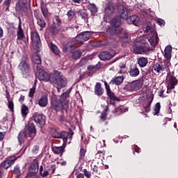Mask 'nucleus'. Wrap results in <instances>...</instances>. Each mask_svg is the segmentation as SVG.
Instances as JSON below:
<instances>
[{
	"instance_id": "obj_37",
	"label": "nucleus",
	"mask_w": 178,
	"mask_h": 178,
	"mask_svg": "<svg viewBox=\"0 0 178 178\" xmlns=\"http://www.w3.org/2000/svg\"><path fill=\"white\" fill-rule=\"evenodd\" d=\"M108 111H109V108L106 107L100 116L102 122H105V120H106V118L108 117Z\"/></svg>"
},
{
	"instance_id": "obj_19",
	"label": "nucleus",
	"mask_w": 178,
	"mask_h": 178,
	"mask_svg": "<svg viewBox=\"0 0 178 178\" xmlns=\"http://www.w3.org/2000/svg\"><path fill=\"white\" fill-rule=\"evenodd\" d=\"M99 58L101 60H110L113 58V56L109 53V51H102L99 55Z\"/></svg>"
},
{
	"instance_id": "obj_34",
	"label": "nucleus",
	"mask_w": 178,
	"mask_h": 178,
	"mask_svg": "<svg viewBox=\"0 0 178 178\" xmlns=\"http://www.w3.org/2000/svg\"><path fill=\"white\" fill-rule=\"evenodd\" d=\"M21 113L23 118H26L29 115V107L25 104L22 105Z\"/></svg>"
},
{
	"instance_id": "obj_39",
	"label": "nucleus",
	"mask_w": 178,
	"mask_h": 178,
	"mask_svg": "<svg viewBox=\"0 0 178 178\" xmlns=\"http://www.w3.org/2000/svg\"><path fill=\"white\" fill-rule=\"evenodd\" d=\"M37 24L42 29H45V26H47L45 21L44 20V19L42 18V17L37 18Z\"/></svg>"
},
{
	"instance_id": "obj_54",
	"label": "nucleus",
	"mask_w": 178,
	"mask_h": 178,
	"mask_svg": "<svg viewBox=\"0 0 178 178\" xmlns=\"http://www.w3.org/2000/svg\"><path fill=\"white\" fill-rule=\"evenodd\" d=\"M104 86L106 90L107 94H109V92H112V90H111V87L109 86V84L106 81L104 82Z\"/></svg>"
},
{
	"instance_id": "obj_55",
	"label": "nucleus",
	"mask_w": 178,
	"mask_h": 178,
	"mask_svg": "<svg viewBox=\"0 0 178 178\" xmlns=\"http://www.w3.org/2000/svg\"><path fill=\"white\" fill-rule=\"evenodd\" d=\"M163 69L165 72H169L170 70V62H167Z\"/></svg>"
},
{
	"instance_id": "obj_3",
	"label": "nucleus",
	"mask_w": 178,
	"mask_h": 178,
	"mask_svg": "<svg viewBox=\"0 0 178 178\" xmlns=\"http://www.w3.org/2000/svg\"><path fill=\"white\" fill-rule=\"evenodd\" d=\"M111 24L113 26H111L107 29V33H110L111 35H120L123 31V29L120 26V24H122L120 18L115 17L113 19Z\"/></svg>"
},
{
	"instance_id": "obj_59",
	"label": "nucleus",
	"mask_w": 178,
	"mask_h": 178,
	"mask_svg": "<svg viewBox=\"0 0 178 178\" xmlns=\"http://www.w3.org/2000/svg\"><path fill=\"white\" fill-rule=\"evenodd\" d=\"M14 173H15V175H17L18 176H20V169L18 168H15L14 169Z\"/></svg>"
},
{
	"instance_id": "obj_8",
	"label": "nucleus",
	"mask_w": 178,
	"mask_h": 178,
	"mask_svg": "<svg viewBox=\"0 0 178 178\" xmlns=\"http://www.w3.org/2000/svg\"><path fill=\"white\" fill-rule=\"evenodd\" d=\"M16 161H17V157L15 156H9L1 163V168H3V169H9Z\"/></svg>"
},
{
	"instance_id": "obj_50",
	"label": "nucleus",
	"mask_w": 178,
	"mask_h": 178,
	"mask_svg": "<svg viewBox=\"0 0 178 178\" xmlns=\"http://www.w3.org/2000/svg\"><path fill=\"white\" fill-rule=\"evenodd\" d=\"M115 112L117 115H122V113H123V106L116 108Z\"/></svg>"
},
{
	"instance_id": "obj_51",
	"label": "nucleus",
	"mask_w": 178,
	"mask_h": 178,
	"mask_svg": "<svg viewBox=\"0 0 178 178\" xmlns=\"http://www.w3.org/2000/svg\"><path fill=\"white\" fill-rule=\"evenodd\" d=\"M132 149L133 151L137 152V154H140V152H141V149L137 146V145H132Z\"/></svg>"
},
{
	"instance_id": "obj_64",
	"label": "nucleus",
	"mask_w": 178,
	"mask_h": 178,
	"mask_svg": "<svg viewBox=\"0 0 178 178\" xmlns=\"http://www.w3.org/2000/svg\"><path fill=\"white\" fill-rule=\"evenodd\" d=\"M76 178H84V174L83 173H79L76 175Z\"/></svg>"
},
{
	"instance_id": "obj_46",
	"label": "nucleus",
	"mask_w": 178,
	"mask_h": 178,
	"mask_svg": "<svg viewBox=\"0 0 178 178\" xmlns=\"http://www.w3.org/2000/svg\"><path fill=\"white\" fill-rule=\"evenodd\" d=\"M161 111V103H156L154 106V115H158Z\"/></svg>"
},
{
	"instance_id": "obj_57",
	"label": "nucleus",
	"mask_w": 178,
	"mask_h": 178,
	"mask_svg": "<svg viewBox=\"0 0 178 178\" xmlns=\"http://www.w3.org/2000/svg\"><path fill=\"white\" fill-rule=\"evenodd\" d=\"M49 170L51 171V173H55V170H56V165H51Z\"/></svg>"
},
{
	"instance_id": "obj_38",
	"label": "nucleus",
	"mask_w": 178,
	"mask_h": 178,
	"mask_svg": "<svg viewBox=\"0 0 178 178\" xmlns=\"http://www.w3.org/2000/svg\"><path fill=\"white\" fill-rule=\"evenodd\" d=\"M50 47L55 55H59V54H60V50H59L58 46H56L54 43H50Z\"/></svg>"
},
{
	"instance_id": "obj_4",
	"label": "nucleus",
	"mask_w": 178,
	"mask_h": 178,
	"mask_svg": "<svg viewBox=\"0 0 178 178\" xmlns=\"http://www.w3.org/2000/svg\"><path fill=\"white\" fill-rule=\"evenodd\" d=\"M91 38V33L86 31L78 35L75 39V40L71 42V48H77V47H80V44H83L84 41H88Z\"/></svg>"
},
{
	"instance_id": "obj_29",
	"label": "nucleus",
	"mask_w": 178,
	"mask_h": 178,
	"mask_svg": "<svg viewBox=\"0 0 178 178\" xmlns=\"http://www.w3.org/2000/svg\"><path fill=\"white\" fill-rule=\"evenodd\" d=\"M17 40H23L24 38V32L23 31V29L22 28V22L19 21V24L18 26V31L17 32Z\"/></svg>"
},
{
	"instance_id": "obj_61",
	"label": "nucleus",
	"mask_w": 178,
	"mask_h": 178,
	"mask_svg": "<svg viewBox=\"0 0 178 178\" xmlns=\"http://www.w3.org/2000/svg\"><path fill=\"white\" fill-rule=\"evenodd\" d=\"M5 138V133L4 132H0V141H2Z\"/></svg>"
},
{
	"instance_id": "obj_35",
	"label": "nucleus",
	"mask_w": 178,
	"mask_h": 178,
	"mask_svg": "<svg viewBox=\"0 0 178 178\" xmlns=\"http://www.w3.org/2000/svg\"><path fill=\"white\" fill-rule=\"evenodd\" d=\"M88 9L90 10L92 13L95 14L98 12V9L97 8V6L94 3H89L88 5Z\"/></svg>"
},
{
	"instance_id": "obj_30",
	"label": "nucleus",
	"mask_w": 178,
	"mask_h": 178,
	"mask_svg": "<svg viewBox=\"0 0 178 178\" xmlns=\"http://www.w3.org/2000/svg\"><path fill=\"white\" fill-rule=\"evenodd\" d=\"M18 9H19L20 12H23L24 13H27V4L24 3L22 1H18V4L17 6Z\"/></svg>"
},
{
	"instance_id": "obj_60",
	"label": "nucleus",
	"mask_w": 178,
	"mask_h": 178,
	"mask_svg": "<svg viewBox=\"0 0 178 178\" xmlns=\"http://www.w3.org/2000/svg\"><path fill=\"white\" fill-rule=\"evenodd\" d=\"M38 149H40V147L38 145H35L33 148V152L37 154V151H38Z\"/></svg>"
},
{
	"instance_id": "obj_7",
	"label": "nucleus",
	"mask_w": 178,
	"mask_h": 178,
	"mask_svg": "<svg viewBox=\"0 0 178 178\" xmlns=\"http://www.w3.org/2000/svg\"><path fill=\"white\" fill-rule=\"evenodd\" d=\"M143 84H144L143 79H138L127 85L126 87L129 91H138L143 87Z\"/></svg>"
},
{
	"instance_id": "obj_5",
	"label": "nucleus",
	"mask_w": 178,
	"mask_h": 178,
	"mask_svg": "<svg viewBox=\"0 0 178 178\" xmlns=\"http://www.w3.org/2000/svg\"><path fill=\"white\" fill-rule=\"evenodd\" d=\"M149 51H152L148 43H144L143 42H138V47L134 49V54H139L140 55H147L149 53Z\"/></svg>"
},
{
	"instance_id": "obj_32",
	"label": "nucleus",
	"mask_w": 178,
	"mask_h": 178,
	"mask_svg": "<svg viewBox=\"0 0 178 178\" xmlns=\"http://www.w3.org/2000/svg\"><path fill=\"white\" fill-rule=\"evenodd\" d=\"M95 93L96 95H102L104 94V89L101 87V83H97L95 86Z\"/></svg>"
},
{
	"instance_id": "obj_10",
	"label": "nucleus",
	"mask_w": 178,
	"mask_h": 178,
	"mask_svg": "<svg viewBox=\"0 0 178 178\" xmlns=\"http://www.w3.org/2000/svg\"><path fill=\"white\" fill-rule=\"evenodd\" d=\"M118 10L121 19L127 21L129 19V16H130V10H127V8L124 7V6L122 5H119L118 6Z\"/></svg>"
},
{
	"instance_id": "obj_62",
	"label": "nucleus",
	"mask_w": 178,
	"mask_h": 178,
	"mask_svg": "<svg viewBox=\"0 0 178 178\" xmlns=\"http://www.w3.org/2000/svg\"><path fill=\"white\" fill-rule=\"evenodd\" d=\"M3 4L5 6H9L10 5V0H5Z\"/></svg>"
},
{
	"instance_id": "obj_1",
	"label": "nucleus",
	"mask_w": 178,
	"mask_h": 178,
	"mask_svg": "<svg viewBox=\"0 0 178 178\" xmlns=\"http://www.w3.org/2000/svg\"><path fill=\"white\" fill-rule=\"evenodd\" d=\"M51 108L56 112L60 109H67L69 108V100L67 99V93H63L60 97V101L55 97L51 99Z\"/></svg>"
},
{
	"instance_id": "obj_13",
	"label": "nucleus",
	"mask_w": 178,
	"mask_h": 178,
	"mask_svg": "<svg viewBox=\"0 0 178 178\" xmlns=\"http://www.w3.org/2000/svg\"><path fill=\"white\" fill-rule=\"evenodd\" d=\"M29 141H31L36 136L37 131L35 130V126L34 124H30L28 127Z\"/></svg>"
},
{
	"instance_id": "obj_18",
	"label": "nucleus",
	"mask_w": 178,
	"mask_h": 178,
	"mask_svg": "<svg viewBox=\"0 0 178 178\" xmlns=\"http://www.w3.org/2000/svg\"><path fill=\"white\" fill-rule=\"evenodd\" d=\"M127 22L129 23V24H134V26H138L140 23V17H138L137 15H132L129 17Z\"/></svg>"
},
{
	"instance_id": "obj_27",
	"label": "nucleus",
	"mask_w": 178,
	"mask_h": 178,
	"mask_svg": "<svg viewBox=\"0 0 178 178\" xmlns=\"http://www.w3.org/2000/svg\"><path fill=\"white\" fill-rule=\"evenodd\" d=\"M124 80V76H115L111 79V83H112L113 84H115L116 86H120V84L123 83Z\"/></svg>"
},
{
	"instance_id": "obj_15",
	"label": "nucleus",
	"mask_w": 178,
	"mask_h": 178,
	"mask_svg": "<svg viewBox=\"0 0 178 178\" xmlns=\"http://www.w3.org/2000/svg\"><path fill=\"white\" fill-rule=\"evenodd\" d=\"M108 97V102H109L110 105H115V102H119L120 101V98L116 97L113 92H109L107 94Z\"/></svg>"
},
{
	"instance_id": "obj_16",
	"label": "nucleus",
	"mask_w": 178,
	"mask_h": 178,
	"mask_svg": "<svg viewBox=\"0 0 178 178\" xmlns=\"http://www.w3.org/2000/svg\"><path fill=\"white\" fill-rule=\"evenodd\" d=\"M33 120L40 126H43L45 124V116L42 114H37L34 116Z\"/></svg>"
},
{
	"instance_id": "obj_6",
	"label": "nucleus",
	"mask_w": 178,
	"mask_h": 178,
	"mask_svg": "<svg viewBox=\"0 0 178 178\" xmlns=\"http://www.w3.org/2000/svg\"><path fill=\"white\" fill-rule=\"evenodd\" d=\"M152 99H139L140 106V113H148L151 111V104H152Z\"/></svg>"
},
{
	"instance_id": "obj_56",
	"label": "nucleus",
	"mask_w": 178,
	"mask_h": 178,
	"mask_svg": "<svg viewBox=\"0 0 178 178\" xmlns=\"http://www.w3.org/2000/svg\"><path fill=\"white\" fill-rule=\"evenodd\" d=\"M156 22H157V24H159V26H165V20L161 18H159L157 19Z\"/></svg>"
},
{
	"instance_id": "obj_20",
	"label": "nucleus",
	"mask_w": 178,
	"mask_h": 178,
	"mask_svg": "<svg viewBox=\"0 0 178 178\" xmlns=\"http://www.w3.org/2000/svg\"><path fill=\"white\" fill-rule=\"evenodd\" d=\"M40 106V108H45L48 105V96L43 95L41 98L39 99L38 103H36Z\"/></svg>"
},
{
	"instance_id": "obj_24",
	"label": "nucleus",
	"mask_w": 178,
	"mask_h": 178,
	"mask_svg": "<svg viewBox=\"0 0 178 178\" xmlns=\"http://www.w3.org/2000/svg\"><path fill=\"white\" fill-rule=\"evenodd\" d=\"M129 74L131 77H137V76L140 74V70H138V67H137V65L131 66L129 69Z\"/></svg>"
},
{
	"instance_id": "obj_42",
	"label": "nucleus",
	"mask_w": 178,
	"mask_h": 178,
	"mask_svg": "<svg viewBox=\"0 0 178 178\" xmlns=\"http://www.w3.org/2000/svg\"><path fill=\"white\" fill-rule=\"evenodd\" d=\"M87 152V149L84 148L83 147H81L79 151V159H84V157L86 156V153Z\"/></svg>"
},
{
	"instance_id": "obj_43",
	"label": "nucleus",
	"mask_w": 178,
	"mask_h": 178,
	"mask_svg": "<svg viewBox=\"0 0 178 178\" xmlns=\"http://www.w3.org/2000/svg\"><path fill=\"white\" fill-rule=\"evenodd\" d=\"M81 51L76 50L72 53V59H80L81 58Z\"/></svg>"
},
{
	"instance_id": "obj_2",
	"label": "nucleus",
	"mask_w": 178,
	"mask_h": 178,
	"mask_svg": "<svg viewBox=\"0 0 178 178\" xmlns=\"http://www.w3.org/2000/svg\"><path fill=\"white\" fill-rule=\"evenodd\" d=\"M18 69L20 70L21 74H22L24 79L30 77V74L31 73V67L30 64H29V58L27 56H23L22 60L18 65Z\"/></svg>"
},
{
	"instance_id": "obj_52",
	"label": "nucleus",
	"mask_w": 178,
	"mask_h": 178,
	"mask_svg": "<svg viewBox=\"0 0 178 178\" xmlns=\"http://www.w3.org/2000/svg\"><path fill=\"white\" fill-rule=\"evenodd\" d=\"M34 94H35V88H32L29 90V96L30 98H33V97H34Z\"/></svg>"
},
{
	"instance_id": "obj_40",
	"label": "nucleus",
	"mask_w": 178,
	"mask_h": 178,
	"mask_svg": "<svg viewBox=\"0 0 178 178\" xmlns=\"http://www.w3.org/2000/svg\"><path fill=\"white\" fill-rule=\"evenodd\" d=\"M32 60L36 65H41V57L38 54H33L32 56Z\"/></svg>"
},
{
	"instance_id": "obj_41",
	"label": "nucleus",
	"mask_w": 178,
	"mask_h": 178,
	"mask_svg": "<svg viewBox=\"0 0 178 178\" xmlns=\"http://www.w3.org/2000/svg\"><path fill=\"white\" fill-rule=\"evenodd\" d=\"M29 172L37 174L38 172V164L32 163L30 166Z\"/></svg>"
},
{
	"instance_id": "obj_63",
	"label": "nucleus",
	"mask_w": 178,
	"mask_h": 178,
	"mask_svg": "<svg viewBox=\"0 0 178 178\" xmlns=\"http://www.w3.org/2000/svg\"><path fill=\"white\" fill-rule=\"evenodd\" d=\"M19 102H21V104H23V102H24V95H21L19 99Z\"/></svg>"
},
{
	"instance_id": "obj_11",
	"label": "nucleus",
	"mask_w": 178,
	"mask_h": 178,
	"mask_svg": "<svg viewBox=\"0 0 178 178\" xmlns=\"http://www.w3.org/2000/svg\"><path fill=\"white\" fill-rule=\"evenodd\" d=\"M54 80V84L55 86H57L58 90H59V88L62 87H66L67 84V81H66V79H65L63 76H60V74H56L55 76Z\"/></svg>"
},
{
	"instance_id": "obj_44",
	"label": "nucleus",
	"mask_w": 178,
	"mask_h": 178,
	"mask_svg": "<svg viewBox=\"0 0 178 178\" xmlns=\"http://www.w3.org/2000/svg\"><path fill=\"white\" fill-rule=\"evenodd\" d=\"M105 156V150H99L96 154V158H98V159H102Z\"/></svg>"
},
{
	"instance_id": "obj_48",
	"label": "nucleus",
	"mask_w": 178,
	"mask_h": 178,
	"mask_svg": "<svg viewBox=\"0 0 178 178\" xmlns=\"http://www.w3.org/2000/svg\"><path fill=\"white\" fill-rule=\"evenodd\" d=\"M88 63V58L84 57L81 59L79 65L80 66H84Z\"/></svg>"
},
{
	"instance_id": "obj_14",
	"label": "nucleus",
	"mask_w": 178,
	"mask_h": 178,
	"mask_svg": "<svg viewBox=\"0 0 178 178\" xmlns=\"http://www.w3.org/2000/svg\"><path fill=\"white\" fill-rule=\"evenodd\" d=\"M31 41L34 45H37L41 42V40L40 39V35H38V32L36 31H33L31 32Z\"/></svg>"
},
{
	"instance_id": "obj_53",
	"label": "nucleus",
	"mask_w": 178,
	"mask_h": 178,
	"mask_svg": "<svg viewBox=\"0 0 178 178\" xmlns=\"http://www.w3.org/2000/svg\"><path fill=\"white\" fill-rule=\"evenodd\" d=\"M35 175H37L35 172H31L29 171V172L26 175V178H35Z\"/></svg>"
},
{
	"instance_id": "obj_25",
	"label": "nucleus",
	"mask_w": 178,
	"mask_h": 178,
	"mask_svg": "<svg viewBox=\"0 0 178 178\" xmlns=\"http://www.w3.org/2000/svg\"><path fill=\"white\" fill-rule=\"evenodd\" d=\"M51 149L54 154H56V155H60V156H62V155H63V152H65V147L63 146H54L51 147Z\"/></svg>"
},
{
	"instance_id": "obj_31",
	"label": "nucleus",
	"mask_w": 178,
	"mask_h": 178,
	"mask_svg": "<svg viewBox=\"0 0 178 178\" xmlns=\"http://www.w3.org/2000/svg\"><path fill=\"white\" fill-rule=\"evenodd\" d=\"M138 63L140 67H145L148 65V58L145 57H140L138 58Z\"/></svg>"
},
{
	"instance_id": "obj_23",
	"label": "nucleus",
	"mask_w": 178,
	"mask_h": 178,
	"mask_svg": "<svg viewBox=\"0 0 178 178\" xmlns=\"http://www.w3.org/2000/svg\"><path fill=\"white\" fill-rule=\"evenodd\" d=\"M120 41L123 44H129L130 42V35L127 32H123L120 36Z\"/></svg>"
},
{
	"instance_id": "obj_21",
	"label": "nucleus",
	"mask_w": 178,
	"mask_h": 178,
	"mask_svg": "<svg viewBox=\"0 0 178 178\" xmlns=\"http://www.w3.org/2000/svg\"><path fill=\"white\" fill-rule=\"evenodd\" d=\"M39 80L41 81H49L51 80V75L48 72L42 71L39 73Z\"/></svg>"
},
{
	"instance_id": "obj_45",
	"label": "nucleus",
	"mask_w": 178,
	"mask_h": 178,
	"mask_svg": "<svg viewBox=\"0 0 178 178\" xmlns=\"http://www.w3.org/2000/svg\"><path fill=\"white\" fill-rule=\"evenodd\" d=\"M8 108L11 112H15V104H13V101L8 99Z\"/></svg>"
},
{
	"instance_id": "obj_49",
	"label": "nucleus",
	"mask_w": 178,
	"mask_h": 178,
	"mask_svg": "<svg viewBox=\"0 0 178 178\" xmlns=\"http://www.w3.org/2000/svg\"><path fill=\"white\" fill-rule=\"evenodd\" d=\"M83 175L86 178H91V176H92L91 172L87 170V169H83Z\"/></svg>"
},
{
	"instance_id": "obj_26",
	"label": "nucleus",
	"mask_w": 178,
	"mask_h": 178,
	"mask_svg": "<svg viewBox=\"0 0 178 178\" xmlns=\"http://www.w3.org/2000/svg\"><path fill=\"white\" fill-rule=\"evenodd\" d=\"M164 56L167 60H170L172 58V46L168 45L164 50Z\"/></svg>"
},
{
	"instance_id": "obj_33",
	"label": "nucleus",
	"mask_w": 178,
	"mask_h": 178,
	"mask_svg": "<svg viewBox=\"0 0 178 178\" xmlns=\"http://www.w3.org/2000/svg\"><path fill=\"white\" fill-rule=\"evenodd\" d=\"M39 173L41 177H47V176L49 175V171L44 170V167L42 165L40 167Z\"/></svg>"
},
{
	"instance_id": "obj_9",
	"label": "nucleus",
	"mask_w": 178,
	"mask_h": 178,
	"mask_svg": "<svg viewBox=\"0 0 178 178\" xmlns=\"http://www.w3.org/2000/svg\"><path fill=\"white\" fill-rule=\"evenodd\" d=\"M149 33H149L147 36V40L152 47H156L159 41V38H158V34H156V31H155L150 30Z\"/></svg>"
},
{
	"instance_id": "obj_36",
	"label": "nucleus",
	"mask_w": 178,
	"mask_h": 178,
	"mask_svg": "<svg viewBox=\"0 0 178 178\" xmlns=\"http://www.w3.org/2000/svg\"><path fill=\"white\" fill-rule=\"evenodd\" d=\"M163 70H164L163 65L159 63H156L154 66V70L157 73H161V72H163Z\"/></svg>"
},
{
	"instance_id": "obj_58",
	"label": "nucleus",
	"mask_w": 178,
	"mask_h": 178,
	"mask_svg": "<svg viewBox=\"0 0 178 178\" xmlns=\"http://www.w3.org/2000/svg\"><path fill=\"white\" fill-rule=\"evenodd\" d=\"M42 13L43 16H48V10L46 8H42Z\"/></svg>"
},
{
	"instance_id": "obj_17",
	"label": "nucleus",
	"mask_w": 178,
	"mask_h": 178,
	"mask_svg": "<svg viewBox=\"0 0 178 178\" xmlns=\"http://www.w3.org/2000/svg\"><path fill=\"white\" fill-rule=\"evenodd\" d=\"M29 134H26L24 131H20L19 135H18V140L19 143L20 144V145H22V144H24V143H26V140H29Z\"/></svg>"
},
{
	"instance_id": "obj_22",
	"label": "nucleus",
	"mask_w": 178,
	"mask_h": 178,
	"mask_svg": "<svg viewBox=\"0 0 178 178\" xmlns=\"http://www.w3.org/2000/svg\"><path fill=\"white\" fill-rule=\"evenodd\" d=\"M116 10V6L112 3H108L106 8H105V12L107 15H113Z\"/></svg>"
},
{
	"instance_id": "obj_47",
	"label": "nucleus",
	"mask_w": 178,
	"mask_h": 178,
	"mask_svg": "<svg viewBox=\"0 0 178 178\" xmlns=\"http://www.w3.org/2000/svg\"><path fill=\"white\" fill-rule=\"evenodd\" d=\"M67 15L68 17V19L70 20H72V19H73V17L76 16V13H74V11H73L72 10H70L67 12Z\"/></svg>"
},
{
	"instance_id": "obj_12",
	"label": "nucleus",
	"mask_w": 178,
	"mask_h": 178,
	"mask_svg": "<svg viewBox=\"0 0 178 178\" xmlns=\"http://www.w3.org/2000/svg\"><path fill=\"white\" fill-rule=\"evenodd\" d=\"M167 81H168V86L167 87L168 90L175 89V86L177 85V80L172 74H169L167 76Z\"/></svg>"
},
{
	"instance_id": "obj_28",
	"label": "nucleus",
	"mask_w": 178,
	"mask_h": 178,
	"mask_svg": "<svg viewBox=\"0 0 178 178\" xmlns=\"http://www.w3.org/2000/svg\"><path fill=\"white\" fill-rule=\"evenodd\" d=\"M73 134H69V133L66 131H63L60 133V136L58 138H62L63 140V143H67V138H70V140H72Z\"/></svg>"
}]
</instances>
